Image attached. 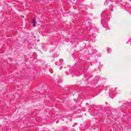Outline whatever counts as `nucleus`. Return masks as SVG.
Wrapping results in <instances>:
<instances>
[{
    "instance_id": "nucleus-3",
    "label": "nucleus",
    "mask_w": 131,
    "mask_h": 131,
    "mask_svg": "<svg viewBox=\"0 0 131 131\" xmlns=\"http://www.w3.org/2000/svg\"><path fill=\"white\" fill-rule=\"evenodd\" d=\"M130 39H129V40L127 41L126 43H128V42H130Z\"/></svg>"
},
{
    "instance_id": "nucleus-2",
    "label": "nucleus",
    "mask_w": 131,
    "mask_h": 131,
    "mask_svg": "<svg viewBox=\"0 0 131 131\" xmlns=\"http://www.w3.org/2000/svg\"><path fill=\"white\" fill-rule=\"evenodd\" d=\"M103 27H104L105 28L108 27V24H105V26H104V25H102Z\"/></svg>"
},
{
    "instance_id": "nucleus-4",
    "label": "nucleus",
    "mask_w": 131,
    "mask_h": 131,
    "mask_svg": "<svg viewBox=\"0 0 131 131\" xmlns=\"http://www.w3.org/2000/svg\"><path fill=\"white\" fill-rule=\"evenodd\" d=\"M104 5H106V3H104Z\"/></svg>"
},
{
    "instance_id": "nucleus-1",
    "label": "nucleus",
    "mask_w": 131,
    "mask_h": 131,
    "mask_svg": "<svg viewBox=\"0 0 131 131\" xmlns=\"http://www.w3.org/2000/svg\"><path fill=\"white\" fill-rule=\"evenodd\" d=\"M35 23H36V21H35V19H34L33 20V24L34 27H35Z\"/></svg>"
}]
</instances>
